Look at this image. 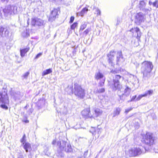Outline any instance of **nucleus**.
<instances>
[{"mask_svg":"<svg viewBox=\"0 0 158 158\" xmlns=\"http://www.w3.org/2000/svg\"><path fill=\"white\" fill-rule=\"evenodd\" d=\"M6 86H5L2 88L3 92H0V102H2V103L7 104L8 103L9 101L8 98L7 90L6 88Z\"/></svg>","mask_w":158,"mask_h":158,"instance_id":"nucleus-5","label":"nucleus"},{"mask_svg":"<svg viewBox=\"0 0 158 158\" xmlns=\"http://www.w3.org/2000/svg\"><path fill=\"white\" fill-rule=\"evenodd\" d=\"M146 4L144 1L140 2L139 4V8L141 10H143L145 7Z\"/></svg>","mask_w":158,"mask_h":158,"instance_id":"nucleus-27","label":"nucleus"},{"mask_svg":"<svg viewBox=\"0 0 158 158\" xmlns=\"http://www.w3.org/2000/svg\"><path fill=\"white\" fill-rule=\"evenodd\" d=\"M144 141L145 144L144 149L145 150H149L151 146L153 144L154 141V138L152 136V134L147 132L144 136Z\"/></svg>","mask_w":158,"mask_h":158,"instance_id":"nucleus-3","label":"nucleus"},{"mask_svg":"<svg viewBox=\"0 0 158 158\" xmlns=\"http://www.w3.org/2000/svg\"><path fill=\"white\" fill-rule=\"evenodd\" d=\"M88 10V9L87 8L85 7L82 9L80 13H78V14L81 16H83L87 12Z\"/></svg>","mask_w":158,"mask_h":158,"instance_id":"nucleus-26","label":"nucleus"},{"mask_svg":"<svg viewBox=\"0 0 158 158\" xmlns=\"http://www.w3.org/2000/svg\"><path fill=\"white\" fill-rule=\"evenodd\" d=\"M132 110V108H130L129 109H127L125 110V112L126 113H128L131 110Z\"/></svg>","mask_w":158,"mask_h":158,"instance_id":"nucleus-46","label":"nucleus"},{"mask_svg":"<svg viewBox=\"0 0 158 158\" xmlns=\"http://www.w3.org/2000/svg\"><path fill=\"white\" fill-rule=\"evenodd\" d=\"M2 9L0 8V16H2V13H1Z\"/></svg>","mask_w":158,"mask_h":158,"instance_id":"nucleus-52","label":"nucleus"},{"mask_svg":"<svg viewBox=\"0 0 158 158\" xmlns=\"http://www.w3.org/2000/svg\"><path fill=\"white\" fill-rule=\"evenodd\" d=\"M23 145V148L25 150L26 152H30L31 150V145L28 143H25Z\"/></svg>","mask_w":158,"mask_h":158,"instance_id":"nucleus-19","label":"nucleus"},{"mask_svg":"<svg viewBox=\"0 0 158 158\" xmlns=\"http://www.w3.org/2000/svg\"><path fill=\"white\" fill-rule=\"evenodd\" d=\"M99 34H98V35H99V33H100V30H99Z\"/></svg>","mask_w":158,"mask_h":158,"instance_id":"nucleus-59","label":"nucleus"},{"mask_svg":"<svg viewBox=\"0 0 158 158\" xmlns=\"http://www.w3.org/2000/svg\"><path fill=\"white\" fill-rule=\"evenodd\" d=\"M102 110L96 108L94 110V113L93 114V116L95 117H98L101 115L102 113Z\"/></svg>","mask_w":158,"mask_h":158,"instance_id":"nucleus-20","label":"nucleus"},{"mask_svg":"<svg viewBox=\"0 0 158 158\" xmlns=\"http://www.w3.org/2000/svg\"><path fill=\"white\" fill-rule=\"evenodd\" d=\"M130 31L133 33V36L136 37L138 39H139L141 35V32L139 28L138 27L132 28Z\"/></svg>","mask_w":158,"mask_h":158,"instance_id":"nucleus-14","label":"nucleus"},{"mask_svg":"<svg viewBox=\"0 0 158 158\" xmlns=\"http://www.w3.org/2000/svg\"><path fill=\"white\" fill-rule=\"evenodd\" d=\"M9 31L6 27L0 26V36L3 37H7L9 35Z\"/></svg>","mask_w":158,"mask_h":158,"instance_id":"nucleus-12","label":"nucleus"},{"mask_svg":"<svg viewBox=\"0 0 158 158\" xmlns=\"http://www.w3.org/2000/svg\"><path fill=\"white\" fill-rule=\"evenodd\" d=\"M144 152L139 147H134L129 150V154L130 156H135L140 155Z\"/></svg>","mask_w":158,"mask_h":158,"instance_id":"nucleus-6","label":"nucleus"},{"mask_svg":"<svg viewBox=\"0 0 158 158\" xmlns=\"http://www.w3.org/2000/svg\"><path fill=\"white\" fill-rule=\"evenodd\" d=\"M119 23H120V22H118V21H117V23H116V25H118V24H119Z\"/></svg>","mask_w":158,"mask_h":158,"instance_id":"nucleus-56","label":"nucleus"},{"mask_svg":"<svg viewBox=\"0 0 158 158\" xmlns=\"http://www.w3.org/2000/svg\"><path fill=\"white\" fill-rule=\"evenodd\" d=\"M144 21V18L143 14L139 12L135 16V22L137 24H140Z\"/></svg>","mask_w":158,"mask_h":158,"instance_id":"nucleus-11","label":"nucleus"},{"mask_svg":"<svg viewBox=\"0 0 158 158\" xmlns=\"http://www.w3.org/2000/svg\"><path fill=\"white\" fill-rule=\"evenodd\" d=\"M75 19V17L74 16H72L71 17L70 19V23H72Z\"/></svg>","mask_w":158,"mask_h":158,"instance_id":"nucleus-42","label":"nucleus"},{"mask_svg":"<svg viewBox=\"0 0 158 158\" xmlns=\"http://www.w3.org/2000/svg\"><path fill=\"white\" fill-rule=\"evenodd\" d=\"M119 23H120V22H118V21H117V23H116V25H118V24H119Z\"/></svg>","mask_w":158,"mask_h":158,"instance_id":"nucleus-57","label":"nucleus"},{"mask_svg":"<svg viewBox=\"0 0 158 158\" xmlns=\"http://www.w3.org/2000/svg\"><path fill=\"white\" fill-rule=\"evenodd\" d=\"M25 122L26 123H28L29 122V121L28 120H26L25 121Z\"/></svg>","mask_w":158,"mask_h":158,"instance_id":"nucleus-54","label":"nucleus"},{"mask_svg":"<svg viewBox=\"0 0 158 158\" xmlns=\"http://www.w3.org/2000/svg\"><path fill=\"white\" fill-rule=\"evenodd\" d=\"M29 49L30 48L29 47H27L22 49H21L20 52L21 56L22 57H24L25 56V54L28 52Z\"/></svg>","mask_w":158,"mask_h":158,"instance_id":"nucleus-22","label":"nucleus"},{"mask_svg":"<svg viewBox=\"0 0 158 158\" xmlns=\"http://www.w3.org/2000/svg\"><path fill=\"white\" fill-rule=\"evenodd\" d=\"M101 129L97 128L92 127L89 130V132L94 135L96 136L98 138L101 133Z\"/></svg>","mask_w":158,"mask_h":158,"instance_id":"nucleus-15","label":"nucleus"},{"mask_svg":"<svg viewBox=\"0 0 158 158\" xmlns=\"http://www.w3.org/2000/svg\"><path fill=\"white\" fill-rule=\"evenodd\" d=\"M131 90V88L127 86L126 88L125 89L124 93L122 95H119V98L121 99L124 100L125 99V97L124 98V96L127 97L129 96Z\"/></svg>","mask_w":158,"mask_h":158,"instance_id":"nucleus-17","label":"nucleus"},{"mask_svg":"<svg viewBox=\"0 0 158 158\" xmlns=\"http://www.w3.org/2000/svg\"><path fill=\"white\" fill-rule=\"evenodd\" d=\"M20 141L22 143V145H24L26 143V136L25 134L23 135L22 138L20 139Z\"/></svg>","mask_w":158,"mask_h":158,"instance_id":"nucleus-32","label":"nucleus"},{"mask_svg":"<svg viewBox=\"0 0 158 158\" xmlns=\"http://www.w3.org/2000/svg\"><path fill=\"white\" fill-rule=\"evenodd\" d=\"M81 113L82 116L85 118H90L93 116L90 113V110L89 108L84 109L82 111Z\"/></svg>","mask_w":158,"mask_h":158,"instance_id":"nucleus-18","label":"nucleus"},{"mask_svg":"<svg viewBox=\"0 0 158 158\" xmlns=\"http://www.w3.org/2000/svg\"><path fill=\"white\" fill-rule=\"evenodd\" d=\"M56 140L55 139H54L53 140V141H52V144H53V145H54L56 144Z\"/></svg>","mask_w":158,"mask_h":158,"instance_id":"nucleus-49","label":"nucleus"},{"mask_svg":"<svg viewBox=\"0 0 158 158\" xmlns=\"http://www.w3.org/2000/svg\"><path fill=\"white\" fill-rule=\"evenodd\" d=\"M59 10V8L58 7L56 8H54L51 11L48 19V20L49 21L52 22L56 18L58 17V12Z\"/></svg>","mask_w":158,"mask_h":158,"instance_id":"nucleus-8","label":"nucleus"},{"mask_svg":"<svg viewBox=\"0 0 158 158\" xmlns=\"http://www.w3.org/2000/svg\"><path fill=\"white\" fill-rule=\"evenodd\" d=\"M95 14H97V15H101V12L100 10L98 8H95Z\"/></svg>","mask_w":158,"mask_h":158,"instance_id":"nucleus-35","label":"nucleus"},{"mask_svg":"<svg viewBox=\"0 0 158 158\" xmlns=\"http://www.w3.org/2000/svg\"><path fill=\"white\" fill-rule=\"evenodd\" d=\"M66 142L64 141H63L62 140H60L58 141L57 142V145L59 148V150H60V151H63L64 150V151L66 152H69V148L68 144L67 145V147L66 148L65 146V144Z\"/></svg>","mask_w":158,"mask_h":158,"instance_id":"nucleus-7","label":"nucleus"},{"mask_svg":"<svg viewBox=\"0 0 158 158\" xmlns=\"http://www.w3.org/2000/svg\"><path fill=\"white\" fill-rule=\"evenodd\" d=\"M105 92V89L104 88H97L95 91L96 93H103Z\"/></svg>","mask_w":158,"mask_h":158,"instance_id":"nucleus-29","label":"nucleus"},{"mask_svg":"<svg viewBox=\"0 0 158 158\" xmlns=\"http://www.w3.org/2000/svg\"><path fill=\"white\" fill-rule=\"evenodd\" d=\"M111 73H117L116 72H115V71H113V70H112L111 71Z\"/></svg>","mask_w":158,"mask_h":158,"instance_id":"nucleus-51","label":"nucleus"},{"mask_svg":"<svg viewBox=\"0 0 158 158\" xmlns=\"http://www.w3.org/2000/svg\"><path fill=\"white\" fill-rule=\"evenodd\" d=\"M22 96L23 95L19 92H17V93H15L13 97L15 100H16L20 99Z\"/></svg>","mask_w":158,"mask_h":158,"instance_id":"nucleus-21","label":"nucleus"},{"mask_svg":"<svg viewBox=\"0 0 158 158\" xmlns=\"http://www.w3.org/2000/svg\"><path fill=\"white\" fill-rule=\"evenodd\" d=\"M1 1L5 4H6L9 1V0H1Z\"/></svg>","mask_w":158,"mask_h":158,"instance_id":"nucleus-47","label":"nucleus"},{"mask_svg":"<svg viewBox=\"0 0 158 158\" xmlns=\"http://www.w3.org/2000/svg\"><path fill=\"white\" fill-rule=\"evenodd\" d=\"M122 78V77L121 76H120L119 75H115V78H114L113 81H116L117 82H119V80L121 78Z\"/></svg>","mask_w":158,"mask_h":158,"instance_id":"nucleus-31","label":"nucleus"},{"mask_svg":"<svg viewBox=\"0 0 158 158\" xmlns=\"http://www.w3.org/2000/svg\"><path fill=\"white\" fill-rule=\"evenodd\" d=\"M152 5L154 7L158 8V0H156L152 3Z\"/></svg>","mask_w":158,"mask_h":158,"instance_id":"nucleus-38","label":"nucleus"},{"mask_svg":"<svg viewBox=\"0 0 158 158\" xmlns=\"http://www.w3.org/2000/svg\"><path fill=\"white\" fill-rule=\"evenodd\" d=\"M18 158H21V157L20 156H19Z\"/></svg>","mask_w":158,"mask_h":158,"instance_id":"nucleus-60","label":"nucleus"},{"mask_svg":"<svg viewBox=\"0 0 158 158\" xmlns=\"http://www.w3.org/2000/svg\"><path fill=\"white\" fill-rule=\"evenodd\" d=\"M1 107L3 109H5V110H7L8 109V107L5 104H2L1 105Z\"/></svg>","mask_w":158,"mask_h":158,"instance_id":"nucleus-40","label":"nucleus"},{"mask_svg":"<svg viewBox=\"0 0 158 158\" xmlns=\"http://www.w3.org/2000/svg\"><path fill=\"white\" fill-rule=\"evenodd\" d=\"M153 2H152L151 1H149V5H152V3Z\"/></svg>","mask_w":158,"mask_h":158,"instance_id":"nucleus-50","label":"nucleus"},{"mask_svg":"<svg viewBox=\"0 0 158 158\" xmlns=\"http://www.w3.org/2000/svg\"><path fill=\"white\" fill-rule=\"evenodd\" d=\"M52 72V69H49L43 71L42 73V75L43 76H44L45 75L50 74Z\"/></svg>","mask_w":158,"mask_h":158,"instance_id":"nucleus-23","label":"nucleus"},{"mask_svg":"<svg viewBox=\"0 0 158 158\" xmlns=\"http://www.w3.org/2000/svg\"><path fill=\"white\" fill-rule=\"evenodd\" d=\"M125 60L121 51H118L116 54V64L119 65L123 63Z\"/></svg>","mask_w":158,"mask_h":158,"instance_id":"nucleus-10","label":"nucleus"},{"mask_svg":"<svg viewBox=\"0 0 158 158\" xmlns=\"http://www.w3.org/2000/svg\"><path fill=\"white\" fill-rule=\"evenodd\" d=\"M75 95L80 98H83L85 96L84 90L78 84H74Z\"/></svg>","mask_w":158,"mask_h":158,"instance_id":"nucleus-4","label":"nucleus"},{"mask_svg":"<svg viewBox=\"0 0 158 158\" xmlns=\"http://www.w3.org/2000/svg\"><path fill=\"white\" fill-rule=\"evenodd\" d=\"M146 94H141L139 95L138 97L136 98L135 101H138L139 100L143 97H146Z\"/></svg>","mask_w":158,"mask_h":158,"instance_id":"nucleus-34","label":"nucleus"},{"mask_svg":"<svg viewBox=\"0 0 158 158\" xmlns=\"http://www.w3.org/2000/svg\"><path fill=\"white\" fill-rule=\"evenodd\" d=\"M77 22L74 23L71 26V29L72 30H74L75 28L77 26Z\"/></svg>","mask_w":158,"mask_h":158,"instance_id":"nucleus-36","label":"nucleus"},{"mask_svg":"<svg viewBox=\"0 0 158 158\" xmlns=\"http://www.w3.org/2000/svg\"><path fill=\"white\" fill-rule=\"evenodd\" d=\"M111 87L113 91L120 90L122 88V85L120 84L119 82L113 81V83L111 85Z\"/></svg>","mask_w":158,"mask_h":158,"instance_id":"nucleus-16","label":"nucleus"},{"mask_svg":"<svg viewBox=\"0 0 158 158\" xmlns=\"http://www.w3.org/2000/svg\"><path fill=\"white\" fill-rule=\"evenodd\" d=\"M71 146L70 145V148H69V149H70V152H71V151H72V148H71Z\"/></svg>","mask_w":158,"mask_h":158,"instance_id":"nucleus-53","label":"nucleus"},{"mask_svg":"<svg viewBox=\"0 0 158 158\" xmlns=\"http://www.w3.org/2000/svg\"><path fill=\"white\" fill-rule=\"evenodd\" d=\"M88 153V151H86L84 152V155L82 156L83 157V158H85L86 156H87Z\"/></svg>","mask_w":158,"mask_h":158,"instance_id":"nucleus-45","label":"nucleus"},{"mask_svg":"<svg viewBox=\"0 0 158 158\" xmlns=\"http://www.w3.org/2000/svg\"><path fill=\"white\" fill-rule=\"evenodd\" d=\"M115 55V52L114 51H111L108 54L107 56L108 58V61L109 64L112 66H114L115 65L114 61V56Z\"/></svg>","mask_w":158,"mask_h":158,"instance_id":"nucleus-9","label":"nucleus"},{"mask_svg":"<svg viewBox=\"0 0 158 158\" xmlns=\"http://www.w3.org/2000/svg\"><path fill=\"white\" fill-rule=\"evenodd\" d=\"M89 30L88 29H86L85 31H84L83 32V34L84 35H86L89 33Z\"/></svg>","mask_w":158,"mask_h":158,"instance_id":"nucleus-44","label":"nucleus"},{"mask_svg":"<svg viewBox=\"0 0 158 158\" xmlns=\"http://www.w3.org/2000/svg\"><path fill=\"white\" fill-rule=\"evenodd\" d=\"M42 53H41V52L39 53L36 56L35 58V59H38L39 57H40V56H42Z\"/></svg>","mask_w":158,"mask_h":158,"instance_id":"nucleus-43","label":"nucleus"},{"mask_svg":"<svg viewBox=\"0 0 158 158\" xmlns=\"http://www.w3.org/2000/svg\"><path fill=\"white\" fill-rule=\"evenodd\" d=\"M153 91L152 90H150L146 91L144 94H146V96L148 95H151L152 94Z\"/></svg>","mask_w":158,"mask_h":158,"instance_id":"nucleus-37","label":"nucleus"},{"mask_svg":"<svg viewBox=\"0 0 158 158\" xmlns=\"http://www.w3.org/2000/svg\"><path fill=\"white\" fill-rule=\"evenodd\" d=\"M144 150H145V149H144ZM148 150H146H146H145V152H143V150H142V151H143L144 152V153H145V152H146V151H148Z\"/></svg>","mask_w":158,"mask_h":158,"instance_id":"nucleus-58","label":"nucleus"},{"mask_svg":"<svg viewBox=\"0 0 158 158\" xmlns=\"http://www.w3.org/2000/svg\"><path fill=\"white\" fill-rule=\"evenodd\" d=\"M104 82L100 83L98 85H99V86H100L101 87V86H103L104 85Z\"/></svg>","mask_w":158,"mask_h":158,"instance_id":"nucleus-48","label":"nucleus"},{"mask_svg":"<svg viewBox=\"0 0 158 158\" xmlns=\"http://www.w3.org/2000/svg\"><path fill=\"white\" fill-rule=\"evenodd\" d=\"M136 98V95H135L132 97L131 100L128 101V102L134 101Z\"/></svg>","mask_w":158,"mask_h":158,"instance_id":"nucleus-41","label":"nucleus"},{"mask_svg":"<svg viewBox=\"0 0 158 158\" xmlns=\"http://www.w3.org/2000/svg\"><path fill=\"white\" fill-rule=\"evenodd\" d=\"M151 10V9L150 8V9H148L145 8L144 9H143V10H141L143 11L145 15H147L148 13L149 12H150Z\"/></svg>","mask_w":158,"mask_h":158,"instance_id":"nucleus-33","label":"nucleus"},{"mask_svg":"<svg viewBox=\"0 0 158 158\" xmlns=\"http://www.w3.org/2000/svg\"><path fill=\"white\" fill-rule=\"evenodd\" d=\"M26 107H27V106H25L24 107V108H26Z\"/></svg>","mask_w":158,"mask_h":158,"instance_id":"nucleus-61","label":"nucleus"},{"mask_svg":"<svg viewBox=\"0 0 158 158\" xmlns=\"http://www.w3.org/2000/svg\"><path fill=\"white\" fill-rule=\"evenodd\" d=\"M121 111V109L119 108H117L114 111L113 117H115L117 115H118L120 111Z\"/></svg>","mask_w":158,"mask_h":158,"instance_id":"nucleus-24","label":"nucleus"},{"mask_svg":"<svg viewBox=\"0 0 158 158\" xmlns=\"http://www.w3.org/2000/svg\"><path fill=\"white\" fill-rule=\"evenodd\" d=\"M103 74L100 72L96 73L95 76V77L96 79L98 80L103 77Z\"/></svg>","mask_w":158,"mask_h":158,"instance_id":"nucleus-25","label":"nucleus"},{"mask_svg":"<svg viewBox=\"0 0 158 158\" xmlns=\"http://www.w3.org/2000/svg\"><path fill=\"white\" fill-rule=\"evenodd\" d=\"M32 25L34 26H41L43 25V21L41 19L37 18L32 19L31 22Z\"/></svg>","mask_w":158,"mask_h":158,"instance_id":"nucleus-13","label":"nucleus"},{"mask_svg":"<svg viewBox=\"0 0 158 158\" xmlns=\"http://www.w3.org/2000/svg\"><path fill=\"white\" fill-rule=\"evenodd\" d=\"M86 27V24L85 23H84L81 24V26H80V30H79V32H81L82 31L84 30Z\"/></svg>","mask_w":158,"mask_h":158,"instance_id":"nucleus-30","label":"nucleus"},{"mask_svg":"<svg viewBox=\"0 0 158 158\" xmlns=\"http://www.w3.org/2000/svg\"><path fill=\"white\" fill-rule=\"evenodd\" d=\"M29 74V72H27L23 74V77L24 78L27 79Z\"/></svg>","mask_w":158,"mask_h":158,"instance_id":"nucleus-39","label":"nucleus"},{"mask_svg":"<svg viewBox=\"0 0 158 158\" xmlns=\"http://www.w3.org/2000/svg\"><path fill=\"white\" fill-rule=\"evenodd\" d=\"M17 6L15 4L8 5L5 6L2 11L4 15L7 17L11 15L16 14L18 11Z\"/></svg>","mask_w":158,"mask_h":158,"instance_id":"nucleus-1","label":"nucleus"},{"mask_svg":"<svg viewBox=\"0 0 158 158\" xmlns=\"http://www.w3.org/2000/svg\"><path fill=\"white\" fill-rule=\"evenodd\" d=\"M77 158H83V157L82 156H81L78 157Z\"/></svg>","mask_w":158,"mask_h":158,"instance_id":"nucleus-55","label":"nucleus"},{"mask_svg":"<svg viewBox=\"0 0 158 158\" xmlns=\"http://www.w3.org/2000/svg\"><path fill=\"white\" fill-rule=\"evenodd\" d=\"M22 35L24 38H27L30 36L29 32H27V30L24 31L22 33Z\"/></svg>","mask_w":158,"mask_h":158,"instance_id":"nucleus-28","label":"nucleus"},{"mask_svg":"<svg viewBox=\"0 0 158 158\" xmlns=\"http://www.w3.org/2000/svg\"><path fill=\"white\" fill-rule=\"evenodd\" d=\"M141 72L143 73V77H147L152 69L153 66L152 62L145 61L141 64Z\"/></svg>","mask_w":158,"mask_h":158,"instance_id":"nucleus-2","label":"nucleus"}]
</instances>
